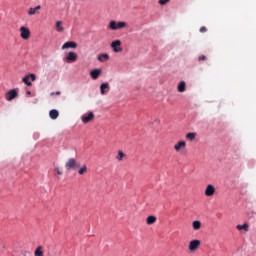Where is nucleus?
Wrapping results in <instances>:
<instances>
[{
  "label": "nucleus",
  "mask_w": 256,
  "mask_h": 256,
  "mask_svg": "<svg viewBox=\"0 0 256 256\" xmlns=\"http://www.w3.org/2000/svg\"><path fill=\"white\" fill-rule=\"evenodd\" d=\"M77 160L75 158H69L65 163V169L71 171V169H77Z\"/></svg>",
  "instance_id": "nucleus-1"
},
{
  "label": "nucleus",
  "mask_w": 256,
  "mask_h": 256,
  "mask_svg": "<svg viewBox=\"0 0 256 256\" xmlns=\"http://www.w3.org/2000/svg\"><path fill=\"white\" fill-rule=\"evenodd\" d=\"M111 48L113 49L114 53H121V51H123V48H121V40L112 41Z\"/></svg>",
  "instance_id": "nucleus-2"
},
{
  "label": "nucleus",
  "mask_w": 256,
  "mask_h": 256,
  "mask_svg": "<svg viewBox=\"0 0 256 256\" xmlns=\"http://www.w3.org/2000/svg\"><path fill=\"white\" fill-rule=\"evenodd\" d=\"M201 247V241L200 240H192L189 243V251L193 253L194 251H197Z\"/></svg>",
  "instance_id": "nucleus-3"
},
{
  "label": "nucleus",
  "mask_w": 256,
  "mask_h": 256,
  "mask_svg": "<svg viewBox=\"0 0 256 256\" xmlns=\"http://www.w3.org/2000/svg\"><path fill=\"white\" fill-rule=\"evenodd\" d=\"M20 37H22L24 40L29 39V37H31V31L29 28L22 26L20 28Z\"/></svg>",
  "instance_id": "nucleus-4"
},
{
  "label": "nucleus",
  "mask_w": 256,
  "mask_h": 256,
  "mask_svg": "<svg viewBox=\"0 0 256 256\" xmlns=\"http://www.w3.org/2000/svg\"><path fill=\"white\" fill-rule=\"evenodd\" d=\"M82 119V123H91V121H93V119H95V114H93V112H89L88 114H84L81 117Z\"/></svg>",
  "instance_id": "nucleus-5"
},
{
  "label": "nucleus",
  "mask_w": 256,
  "mask_h": 256,
  "mask_svg": "<svg viewBox=\"0 0 256 256\" xmlns=\"http://www.w3.org/2000/svg\"><path fill=\"white\" fill-rule=\"evenodd\" d=\"M29 79H31V81H35L37 79V77L35 76V74H29V75H26L22 81L23 83H25V85H27L28 87H31V85H33L31 83V81H29Z\"/></svg>",
  "instance_id": "nucleus-6"
},
{
  "label": "nucleus",
  "mask_w": 256,
  "mask_h": 256,
  "mask_svg": "<svg viewBox=\"0 0 256 256\" xmlns=\"http://www.w3.org/2000/svg\"><path fill=\"white\" fill-rule=\"evenodd\" d=\"M17 95H18L17 90H15V89L9 90L5 94L6 101H13V99L17 98Z\"/></svg>",
  "instance_id": "nucleus-7"
},
{
  "label": "nucleus",
  "mask_w": 256,
  "mask_h": 256,
  "mask_svg": "<svg viewBox=\"0 0 256 256\" xmlns=\"http://www.w3.org/2000/svg\"><path fill=\"white\" fill-rule=\"evenodd\" d=\"M204 193L206 197H213L215 195V186H213L212 184L207 185Z\"/></svg>",
  "instance_id": "nucleus-8"
},
{
  "label": "nucleus",
  "mask_w": 256,
  "mask_h": 256,
  "mask_svg": "<svg viewBox=\"0 0 256 256\" xmlns=\"http://www.w3.org/2000/svg\"><path fill=\"white\" fill-rule=\"evenodd\" d=\"M65 49H77V43L73 41H68L62 45V50Z\"/></svg>",
  "instance_id": "nucleus-9"
},
{
  "label": "nucleus",
  "mask_w": 256,
  "mask_h": 256,
  "mask_svg": "<svg viewBox=\"0 0 256 256\" xmlns=\"http://www.w3.org/2000/svg\"><path fill=\"white\" fill-rule=\"evenodd\" d=\"M67 63H75L77 61V54L75 52H69L66 56Z\"/></svg>",
  "instance_id": "nucleus-10"
},
{
  "label": "nucleus",
  "mask_w": 256,
  "mask_h": 256,
  "mask_svg": "<svg viewBox=\"0 0 256 256\" xmlns=\"http://www.w3.org/2000/svg\"><path fill=\"white\" fill-rule=\"evenodd\" d=\"M185 147H187V142L179 141L174 145V150L177 151V153H179V151H181V149H185Z\"/></svg>",
  "instance_id": "nucleus-11"
},
{
  "label": "nucleus",
  "mask_w": 256,
  "mask_h": 256,
  "mask_svg": "<svg viewBox=\"0 0 256 256\" xmlns=\"http://www.w3.org/2000/svg\"><path fill=\"white\" fill-rule=\"evenodd\" d=\"M102 71L101 69H94L90 72V76L92 79L97 80L99 79V75H101Z\"/></svg>",
  "instance_id": "nucleus-12"
},
{
  "label": "nucleus",
  "mask_w": 256,
  "mask_h": 256,
  "mask_svg": "<svg viewBox=\"0 0 256 256\" xmlns=\"http://www.w3.org/2000/svg\"><path fill=\"white\" fill-rule=\"evenodd\" d=\"M98 61L100 63H105V61H109V54H100V55H98Z\"/></svg>",
  "instance_id": "nucleus-13"
},
{
  "label": "nucleus",
  "mask_w": 256,
  "mask_h": 256,
  "mask_svg": "<svg viewBox=\"0 0 256 256\" xmlns=\"http://www.w3.org/2000/svg\"><path fill=\"white\" fill-rule=\"evenodd\" d=\"M105 89H109V83H102L100 85V93L101 95H105L109 90L105 91Z\"/></svg>",
  "instance_id": "nucleus-14"
},
{
  "label": "nucleus",
  "mask_w": 256,
  "mask_h": 256,
  "mask_svg": "<svg viewBox=\"0 0 256 256\" xmlns=\"http://www.w3.org/2000/svg\"><path fill=\"white\" fill-rule=\"evenodd\" d=\"M187 85L185 84V81H181L178 84V91L179 93H185Z\"/></svg>",
  "instance_id": "nucleus-15"
},
{
  "label": "nucleus",
  "mask_w": 256,
  "mask_h": 256,
  "mask_svg": "<svg viewBox=\"0 0 256 256\" xmlns=\"http://www.w3.org/2000/svg\"><path fill=\"white\" fill-rule=\"evenodd\" d=\"M147 225H154V223H157V217L155 216H148L146 219Z\"/></svg>",
  "instance_id": "nucleus-16"
},
{
  "label": "nucleus",
  "mask_w": 256,
  "mask_h": 256,
  "mask_svg": "<svg viewBox=\"0 0 256 256\" xmlns=\"http://www.w3.org/2000/svg\"><path fill=\"white\" fill-rule=\"evenodd\" d=\"M62 25H63L62 21L56 22V31H58V33H63V31H65V28H63Z\"/></svg>",
  "instance_id": "nucleus-17"
},
{
  "label": "nucleus",
  "mask_w": 256,
  "mask_h": 256,
  "mask_svg": "<svg viewBox=\"0 0 256 256\" xmlns=\"http://www.w3.org/2000/svg\"><path fill=\"white\" fill-rule=\"evenodd\" d=\"M192 227L194 229V231H199V229H201V221L196 220L192 223Z\"/></svg>",
  "instance_id": "nucleus-18"
},
{
  "label": "nucleus",
  "mask_w": 256,
  "mask_h": 256,
  "mask_svg": "<svg viewBox=\"0 0 256 256\" xmlns=\"http://www.w3.org/2000/svg\"><path fill=\"white\" fill-rule=\"evenodd\" d=\"M49 117L52 118V119H57V117H59V111L57 110H51L49 112Z\"/></svg>",
  "instance_id": "nucleus-19"
},
{
  "label": "nucleus",
  "mask_w": 256,
  "mask_h": 256,
  "mask_svg": "<svg viewBox=\"0 0 256 256\" xmlns=\"http://www.w3.org/2000/svg\"><path fill=\"white\" fill-rule=\"evenodd\" d=\"M236 229H238V231H249V225L248 224H243V225H237Z\"/></svg>",
  "instance_id": "nucleus-20"
},
{
  "label": "nucleus",
  "mask_w": 256,
  "mask_h": 256,
  "mask_svg": "<svg viewBox=\"0 0 256 256\" xmlns=\"http://www.w3.org/2000/svg\"><path fill=\"white\" fill-rule=\"evenodd\" d=\"M109 29H111L112 31H117V21L115 20L110 21Z\"/></svg>",
  "instance_id": "nucleus-21"
},
{
  "label": "nucleus",
  "mask_w": 256,
  "mask_h": 256,
  "mask_svg": "<svg viewBox=\"0 0 256 256\" xmlns=\"http://www.w3.org/2000/svg\"><path fill=\"white\" fill-rule=\"evenodd\" d=\"M125 157H127L125 155V153H123V151L119 150L118 155L116 156L117 161H123V159H125Z\"/></svg>",
  "instance_id": "nucleus-22"
},
{
  "label": "nucleus",
  "mask_w": 256,
  "mask_h": 256,
  "mask_svg": "<svg viewBox=\"0 0 256 256\" xmlns=\"http://www.w3.org/2000/svg\"><path fill=\"white\" fill-rule=\"evenodd\" d=\"M35 256H43V246H38L34 252Z\"/></svg>",
  "instance_id": "nucleus-23"
},
{
  "label": "nucleus",
  "mask_w": 256,
  "mask_h": 256,
  "mask_svg": "<svg viewBox=\"0 0 256 256\" xmlns=\"http://www.w3.org/2000/svg\"><path fill=\"white\" fill-rule=\"evenodd\" d=\"M39 9H41V6H36L35 8H30L28 10V15H35V13H37V11H39Z\"/></svg>",
  "instance_id": "nucleus-24"
},
{
  "label": "nucleus",
  "mask_w": 256,
  "mask_h": 256,
  "mask_svg": "<svg viewBox=\"0 0 256 256\" xmlns=\"http://www.w3.org/2000/svg\"><path fill=\"white\" fill-rule=\"evenodd\" d=\"M125 27H127V23L126 22H116V31L118 29H125Z\"/></svg>",
  "instance_id": "nucleus-25"
},
{
  "label": "nucleus",
  "mask_w": 256,
  "mask_h": 256,
  "mask_svg": "<svg viewBox=\"0 0 256 256\" xmlns=\"http://www.w3.org/2000/svg\"><path fill=\"white\" fill-rule=\"evenodd\" d=\"M86 172H87V166H86V165H83V166L78 170L79 175H85Z\"/></svg>",
  "instance_id": "nucleus-26"
},
{
  "label": "nucleus",
  "mask_w": 256,
  "mask_h": 256,
  "mask_svg": "<svg viewBox=\"0 0 256 256\" xmlns=\"http://www.w3.org/2000/svg\"><path fill=\"white\" fill-rule=\"evenodd\" d=\"M186 139H189V141H193V139H195V133H188L186 134Z\"/></svg>",
  "instance_id": "nucleus-27"
},
{
  "label": "nucleus",
  "mask_w": 256,
  "mask_h": 256,
  "mask_svg": "<svg viewBox=\"0 0 256 256\" xmlns=\"http://www.w3.org/2000/svg\"><path fill=\"white\" fill-rule=\"evenodd\" d=\"M170 0H159V5H167Z\"/></svg>",
  "instance_id": "nucleus-28"
},
{
  "label": "nucleus",
  "mask_w": 256,
  "mask_h": 256,
  "mask_svg": "<svg viewBox=\"0 0 256 256\" xmlns=\"http://www.w3.org/2000/svg\"><path fill=\"white\" fill-rule=\"evenodd\" d=\"M198 61H207V56L202 55L198 58Z\"/></svg>",
  "instance_id": "nucleus-29"
},
{
  "label": "nucleus",
  "mask_w": 256,
  "mask_h": 256,
  "mask_svg": "<svg viewBox=\"0 0 256 256\" xmlns=\"http://www.w3.org/2000/svg\"><path fill=\"white\" fill-rule=\"evenodd\" d=\"M200 33H207V28L205 26H202L200 28Z\"/></svg>",
  "instance_id": "nucleus-30"
},
{
  "label": "nucleus",
  "mask_w": 256,
  "mask_h": 256,
  "mask_svg": "<svg viewBox=\"0 0 256 256\" xmlns=\"http://www.w3.org/2000/svg\"><path fill=\"white\" fill-rule=\"evenodd\" d=\"M51 95H61V92L57 91L56 93H51Z\"/></svg>",
  "instance_id": "nucleus-31"
},
{
  "label": "nucleus",
  "mask_w": 256,
  "mask_h": 256,
  "mask_svg": "<svg viewBox=\"0 0 256 256\" xmlns=\"http://www.w3.org/2000/svg\"><path fill=\"white\" fill-rule=\"evenodd\" d=\"M57 174L58 175H63V172H61L59 169H57Z\"/></svg>",
  "instance_id": "nucleus-32"
},
{
  "label": "nucleus",
  "mask_w": 256,
  "mask_h": 256,
  "mask_svg": "<svg viewBox=\"0 0 256 256\" xmlns=\"http://www.w3.org/2000/svg\"><path fill=\"white\" fill-rule=\"evenodd\" d=\"M27 95H31V91H28V92H27Z\"/></svg>",
  "instance_id": "nucleus-33"
}]
</instances>
